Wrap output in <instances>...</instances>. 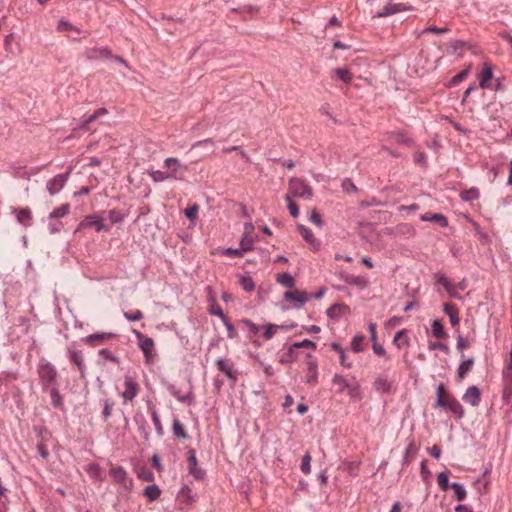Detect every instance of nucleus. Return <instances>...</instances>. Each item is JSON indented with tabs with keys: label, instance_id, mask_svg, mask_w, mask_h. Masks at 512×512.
Returning <instances> with one entry per match:
<instances>
[{
	"label": "nucleus",
	"instance_id": "38",
	"mask_svg": "<svg viewBox=\"0 0 512 512\" xmlns=\"http://www.w3.org/2000/svg\"><path fill=\"white\" fill-rule=\"evenodd\" d=\"M277 282L289 289H292L295 286V280L288 272L278 274Z\"/></svg>",
	"mask_w": 512,
	"mask_h": 512
},
{
	"label": "nucleus",
	"instance_id": "19",
	"mask_svg": "<svg viewBox=\"0 0 512 512\" xmlns=\"http://www.w3.org/2000/svg\"><path fill=\"white\" fill-rule=\"evenodd\" d=\"M377 325L375 323H370L368 325V330L370 332V339L373 343L372 348L375 354L379 356H385L386 351L384 347L377 342V333H376Z\"/></svg>",
	"mask_w": 512,
	"mask_h": 512
},
{
	"label": "nucleus",
	"instance_id": "17",
	"mask_svg": "<svg viewBox=\"0 0 512 512\" xmlns=\"http://www.w3.org/2000/svg\"><path fill=\"white\" fill-rule=\"evenodd\" d=\"M79 227L80 228L95 227V230L97 232L109 230V227L104 224L103 219H101L95 215L87 216L83 221H81V223L79 224Z\"/></svg>",
	"mask_w": 512,
	"mask_h": 512
},
{
	"label": "nucleus",
	"instance_id": "36",
	"mask_svg": "<svg viewBox=\"0 0 512 512\" xmlns=\"http://www.w3.org/2000/svg\"><path fill=\"white\" fill-rule=\"evenodd\" d=\"M148 410L151 414V418H152L153 424L155 426V431H156L157 435L162 437L164 434V429H163V426L160 421V417H159L156 409L152 406H149Z\"/></svg>",
	"mask_w": 512,
	"mask_h": 512
},
{
	"label": "nucleus",
	"instance_id": "20",
	"mask_svg": "<svg viewBox=\"0 0 512 512\" xmlns=\"http://www.w3.org/2000/svg\"><path fill=\"white\" fill-rule=\"evenodd\" d=\"M13 212L16 214L17 221L21 225L28 227L32 224V212L28 207L14 209Z\"/></svg>",
	"mask_w": 512,
	"mask_h": 512
},
{
	"label": "nucleus",
	"instance_id": "5",
	"mask_svg": "<svg viewBox=\"0 0 512 512\" xmlns=\"http://www.w3.org/2000/svg\"><path fill=\"white\" fill-rule=\"evenodd\" d=\"M332 384L334 386H338V393H343L345 390H347V394L351 398L361 397L360 385L356 381L349 382L343 376L336 374L332 379Z\"/></svg>",
	"mask_w": 512,
	"mask_h": 512
},
{
	"label": "nucleus",
	"instance_id": "29",
	"mask_svg": "<svg viewBox=\"0 0 512 512\" xmlns=\"http://www.w3.org/2000/svg\"><path fill=\"white\" fill-rule=\"evenodd\" d=\"M422 221H431L438 223L441 227L448 226V219L441 213L425 214L421 216Z\"/></svg>",
	"mask_w": 512,
	"mask_h": 512
},
{
	"label": "nucleus",
	"instance_id": "9",
	"mask_svg": "<svg viewBox=\"0 0 512 512\" xmlns=\"http://www.w3.org/2000/svg\"><path fill=\"white\" fill-rule=\"evenodd\" d=\"M70 173H71V168L67 172L62 173V174H57L56 176H54L53 178L48 180V182L46 184V188H47L48 192L50 193V195H55L62 190V188L65 186V184L69 178Z\"/></svg>",
	"mask_w": 512,
	"mask_h": 512
},
{
	"label": "nucleus",
	"instance_id": "58",
	"mask_svg": "<svg viewBox=\"0 0 512 512\" xmlns=\"http://www.w3.org/2000/svg\"><path fill=\"white\" fill-rule=\"evenodd\" d=\"M123 218L124 215L119 210L112 209L108 211V219L114 224L121 223L123 221Z\"/></svg>",
	"mask_w": 512,
	"mask_h": 512
},
{
	"label": "nucleus",
	"instance_id": "54",
	"mask_svg": "<svg viewBox=\"0 0 512 512\" xmlns=\"http://www.w3.org/2000/svg\"><path fill=\"white\" fill-rule=\"evenodd\" d=\"M364 341V336L356 335L353 337L351 341V348L355 353H359L363 351L362 342Z\"/></svg>",
	"mask_w": 512,
	"mask_h": 512
},
{
	"label": "nucleus",
	"instance_id": "60",
	"mask_svg": "<svg viewBox=\"0 0 512 512\" xmlns=\"http://www.w3.org/2000/svg\"><path fill=\"white\" fill-rule=\"evenodd\" d=\"M214 145V141L213 139L211 138H207V139H204V140H200V141H197L195 142L194 144H192L189 152H193L194 150L198 149V148H202V147H205V146H210L212 147Z\"/></svg>",
	"mask_w": 512,
	"mask_h": 512
},
{
	"label": "nucleus",
	"instance_id": "2",
	"mask_svg": "<svg viewBox=\"0 0 512 512\" xmlns=\"http://www.w3.org/2000/svg\"><path fill=\"white\" fill-rule=\"evenodd\" d=\"M38 375L42 390L48 391L51 386L57 385L58 372L49 362H40L38 365Z\"/></svg>",
	"mask_w": 512,
	"mask_h": 512
},
{
	"label": "nucleus",
	"instance_id": "45",
	"mask_svg": "<svg viewBox=\"0 0 512 512\" xmlns=\"http://www.w3.org/2000/svg\"><path fill=\"white\" fill-rule=\"evenodd\" d=\"M451 488L454 490L458 501H463L466 498V489L462 484L457 482L451 483Z\"/></svg>",
	"mask_w": 512,
	"mask_h": 512
},
{
	"label": "nucleus",
	"instance_id": "24",
	"mask_svg": "<svg viewBox=\"0 0 512 512\" xmlns=\"http://www.w3.org/2000/svg\"><path fill=\"white\" fill-rule=\"evenodd\" d=\"M389 137L395 140L398 144L407 147H410L414 144V140L402 131H393L389 133Z\"/></svg>",
	"mask_w": 512,
	"mask_h": 512
},
{
	"label": "nucleus",
	"instance_id": "25",
	"mask_svg": "<svg viewBox=\"0 0 512 512\" xmlns=\"http://www.w3.org/2000/svg\"><path fill=\"white\" fill-rule=\"evenodd\" d=\"M474 365V358H469L462 361L457 370V381H462L467 374L472 370Z\"/></svg>",
	"mask_w": 512,
	"mask_h": 512
},
{
	"label": "nucleus",
	"instance_id": "50",
	"mask_svg": "<svg viewBox=\"0 0 512 512\" xmlns=\"http://www.w3.org/2000/svg\"><path fill=\"white\" fill-rule=\"evenodd\" d=\"M448 473V471H444L438 475V485L443 491H447L449 488H451V484L448 481Z\"/></svg>",
	"mask_w": 512,
	"mask_h": 512
},
{
	"label": "nucleus",
	"instance_id": "21",
	"mask_svg": "<svg viewBox=\"0 0 512 512\" xmlns=\"http://www.w3.org/2000/svg\"><path fill=\"white\" fill-rule=\"evenodd\" d=\"M167 389L169 393L181 403L191 404L194 399L193 393L191 391L188 394L183 395L181 394L180 390L173 384H168Z\"/></svg>",
	"mask_w": 512,
	"mask_h": 512
},
{
	"label": "nucleus",
	"instance_id": "28",
	"mask_svg": "<svg viewBox=\"0 0 512 512\" xmlns=\"http://www.w3.org/2000/svg\"><path fill=\"white\" fill-rule=\"evenodd\" d=\"M348 310H349V307L347 305L336 303V304L331 305L327 309L326 314L331 319H339L341 317V315L345 311H348Z\"/></svg>",
	"mask_w": 512,
	"mask_h": 512
},
{
	"label": "nucleus",
	"instance_id": "41",
	"mask_svg": "<svg viewBox=\"0 0 512 512\" xmlns=\"http://www.w3.org/2000/svg\"><path fill=\"white\" fill-rule=\"evenodd\" d=\"M469 70H470V66H468V68L460 71L458 74L453 76L448 83V87L456 86L460 82L464 81L469 74Z\"/></svg>",
	"mask_w": 512,
	"mask_h": 512
},
{
	"label": "nucleus",
	"instance_id": "3",
	"mask_svg": "<svg viewBox=\"0 0 512 512\" xmlns=\"http://www.w3.org/2000/svg\"><path fill=\"white\" fill-rule=\"evenodd\" d=\"M289 192L299 198L310 200L313 197L312 187L301 178H291L289 180Z\"/></svg>",
	"mask_w": 512,
	"mask_h": 512
},
{
	"label": "nucleus",
	"instance_id": "49",
	"mask_svg": "<svg viewBox=\"0 0 512 512\" xmlns=\"http://www.w3.org/2000/svg\"><path fill=\"white\" fill-rule=\"evenodd\" d=\"M464 42L463 41H460V40H455V41H451L449 43V50H448V53L450 54H456V55H461L462 53V50H463V47H464Z\"/></svg>",
	"mask_w": 512,
	"mask_h": 512
},
{
	"label": "nucleus",
	"instance_id": "15",
	"mask_svg": "<svg viewBox=\"0 0 512 512\" xmlns=\"http://www.w3.org/2000/svg\"><path fill=\"white\" fill-rule=\"evenodd\" d=\"M85 57L88 60H102L112 57V52L108 47H92L85 50Z\"/></svg>",
	"mask_w": 512,
	"mask_h": 512
},
{
	"label": "nucleus",
	"instance_id": "55",
	"mask_svg": "<svg viewBox=\"0 0 512 512\" xmlns=\"http://www.w3.org/2000/svg\"><path fill=\"white\" fill-rule=\"evenodd\" d=\"M311 455L309 452L302 457L300 469L304 474H309L311 472Z\"/></svg>",
	"mask_w": 512,
	"mask_h": 512
},
{
	"label": "nucleus",
	"instance_id": "7",
	"mask_svg": "<svg viewBox=\"0 0 512 512\" xmlns=\"http://www.w3.org/2000/svg\"><path fill=\"white\" fill-rule=\"evenodd\" d=\"M133 334L138 340V345L144 354L146 362H152L155 356L153 339L145 336L143 333L137 330H133Z\"/></svg>",
	"mask_w": 512,
	"mask_h": 512
},
{
	"label": "nucleus",
	"instance_id": "4",
	"mask_svg": "<svg viewBox=\"0 0 512 512\" xmlns=\"http://www.w3.org/2000/svg\"><path fill=\"white\" fill-rule=\"evenodd\" d=\"M113 482L119 485L124 491L130 492L133 488V479L122 466H112L109 470Z\"/></svg>",
	"mask_w": 512,
	"mask_h": 512
},
{
	"label": "nucleus",
	"instance_id": "46",
	"mask_svg": "<svg viewBox=\"0 0 512 512\" xmlns=\"http://www.w3.org/2000/svg\"><path fill=\"white\" fill-rule=\"evenodd\" d=\"M335 75L344 83H350L352 80V74L345 68H337L334 70Z\"/></svg>",
	"mask_w": 512,
	"mask_h": 512
},
{
	"label": "nucleus",
	"instance_id": "14",
	"mask_svg": "<svg viewBox=\"0 0 512 512\" xmlns=\"http://www.w3.org/2000/svg\"><path fill=\"white\" fill-rule=\"evenodd\" d=\"M124 386L125 390L122 393V397L126 401H132L138 394V383L131 376L127 375L124 378Z\"/></svg>",
	"mask_w": 512,
	"mask_h": 512
},
{
	"label": "nucleus",
	"instance_id": "47",
	"mask_svg": "<svg viewBox=\"0 0 512 512\" xmlns=\"http://www.w3.org/2000/svg\"><path fill=\"white\" fill-rule=\"evenodd\" d=\"M152 180L154 182H163L165 180L171 179L168 172L160 171V170H152L149 172Z\"/></svg>",
	"mask_w": 512,
	"mask_h": 512
},
{
	"label": "nucleus",
	"instance_id": "40",
	"mask_svg": "<svg viewBox=\"0 0 512 512\" xmlns=\"http://www.w3.org/2000/svg\"><path fill=\"white\" fill-rule=\"evenodd\" d=\"M331 348H332V350H334L335 352H337L339 354L340 362L344 367L350 368L352 366V364L350 362H347L345 351L342 349L340 344L333 342L331 344Z\"/></svg>",
	"mask_w": 512,
	"mask_h": 512
},
{
	"label": "nucleus",
	"instance_id": "62",
	"mask_svg": "<svg viewBox=\"0 0 512 512\" xmlns=\"http://www.w3.org/2000/svg\"><path fill=\"white\" fill-rule=\"evenodd\" d=\"M223 324L225 325L226 329H227V337L229 339H234L236 338L237 336V332H236V329L235 327L233 326V324L231 323V321L227 318V319H224L223 321Z\"/></svg>",
	"mask_w": 512,
	"mask_h": 512
},
{
	"label": "nucleus",
	"instance_id": "27",
	"mask_svg": "<svg viewBox=\"0 0 512 512\" xmlns=\"http://www.w3.org/2000/svg\"><path fill=\"white\" fill-rule=\"evenodd\" d=\"M373 387L377 392L387 394L391 392L392 385L387 377L380 376L374 381Z\"/></svg>",
	"mask_w": 512,
	"mask_h": 512
},
{
	"label": "nucleus",
	"instance_id": "31",
	"mask_svg": "<svg viewBox=\"0 0 512 512\" xmlns=\"http://www.w3.org/2000/svg\"><path fill=\"white\" fill-rule=\"evenodd\" d=\"M143 494L147 497L148 501L152 502L160 497L161 490L157 484H151L144 488Z\"/></svg>",
	"mask_w": 512,
	"mask_h": 512
},
{
	"label": "nucleus",
	"instance_id": "23",
	"mask_svg": "<svg viewBox=\"0 0 512 512\" xmlns=\"http://www.w3.org/2000/svg\"><path fill=\"white\" fill-rule=\"evenodd\" d=\"M443 311L448 315L450 323L452 326H457L460 322L458 309L455 304L452 303H444Z\"/></svg>",
	"mask_w": 512,
	"mask_h": 512
},
{
	"label": "nucleus",
	"instance_id": "11",
	"mask_svg": "<svg viewBox=\"0 0 512 512\" xmlns=\"http://www.w3.org/2000/svg\"><path fill=\"white\" fill-rule=\"evenodd\" d=\"M115 337L116 334L112 332H98L82 338V341L91 347H96L105 344Z\"/></svg>",
	"mask_w": 512,
	"mask_h": 512
},
{
	"label": "nucleus",
	"instance_id": "33",
	"mask_svg": "<svg viewBox=\"0 0 512 512\" xmlns=\"http://www.w3.org/2000/svg\"><path fill=\"white\" fill-rule=\"evenodd\" d=\"M241 325H243L248 330L247 337L251 340L254 336H256L259 331L261 330V327L255 323H253L249 319H241L239 322Z\"/></svg>",
	"mask_w": 512,
	"mask_h": 512
},
{
	"label": "nucleus",
	"instance_id": "22",
	"mask_svg": "<svg viewBox=\"0 0 512 512\" xmlns=\"http://www.w3.org/2000/svg\"><path fill=\"white\" fill-rule=\"evenodd\" d=\"M493 77L492 66L488 63L483 64V71L479 78V86L483 89L490 87V80Z\"/></svg>",
	"mask_w": 512,
	"mask_h": 512
},
{
	"label": "nucleus",
	"instance_id": "44",
	"mask_svg": "<svg viewBox=\"0 0 512 512\" xmlns=\"http://www.w3.org/2000/svg\"><path fill=\"white\" fill-rule=\"evenodd\" d=\"M241 287L243 288V290H245L246 292H251L255 289V283L252 279L251 276L249 275H244L240 278V281H239Z\"/></svg>",
	"mask_w": 512,
	"mask_h": 512
},
{
	"label": "nucleus",
	"instance_id": "35",
	"mask_svg": "<svg viewBox=\"0 0 512 512\" xmlns=\"http://www.w3.org/2000/svg\"><path fill=\"white\" fill-rule=\"evenodd\" d=\"M50 393V396H51V404L53 405V407L55 408H59V407H62L63 405V399H62V396L60 395L59 393V390H58V384L57 385H54V386H51L48 391Z\"/></svg>",
	"mask_w": 512,
	"mask_h": 512
},
{
	"label": "nucleus",
	"instance_id": "30",
	"mask_svg": "<svg viewBox=\"0 0 512 512\" xmlns=\"http://www.w3.org/2000/svg\"><path fill=\"white\" fill-rule=\"evenodd\" d=\"M172 431L173 434L180 440H186L189 438L184 425L177 418L173 420Z\"/></svg>",
	"mask_w": 512,
	"mask_h": 512
},
{
	"label": "nucleus",
	"instance_id": "57",
	"mask_svg": "<svg viewBox=\"0 0 512 512\" xmlns=\"http://www.w3.org/2000/svg\"><path fill=\"white\" fill-rule=\"evenodd\" d=\"M138 477L143 481L152 482L154 480V473L150 469L142 467L138 471Z\"/></svg>",
	"mask_w": 512,
	"mask_h": 512
},
{
	"label": "nucleus",
	"instance_id": "53",
	"mask_svg": "<svg viewBox=\"0 0 512 512\" xmlns=\"http://www.w3.org/2000/svg\"><path fill=\"white\" fill-rule=\"evenodd\" d=\"M253 249V240L248 235H243L240 240V250L242 253L251 251Z\"/></svg>",
	"mask_w": 512,
	"mask_h": 512
},
{
	"label": "nucleus",
	"instance_id": "18",
	"mask_svg": "<svg viewBox=\"0 0 512 512\" xmlns=\"http://www.w3.org/2000/svg\"><path fill=\"white\" fill-rule=\"evenodd\" d=\"M464 402L469 403L471 406L476 407L481 402V392L477 386H470L466 389L462 396Z\"/></svg>",
	"mask_w": 512,
	"mask_h": 512
},
{
	"label": "nucleus",
	"instance_id": "32",
	"mask_svg": "<svg viewBox=\"0 0 512 512\" xmlns=\"http://www.w3.org/2000/svg\"><path fill=\"white\" fill-rule=\"evenodd\" d=\"M297 350H298L297 348H294V344H292L288 348L287 352H285L283 355H281V357L279 359V362L281 364L293 363L298 358V351Z\"/></svg>",
	"mask_w": 512,
	"mask_h": 512
},
{
	"label": "nucleus",
	"instance_id": "63",
	"mask_svg": "<svg viewBox=\"0 0 512 512\" xmlns=\"http://www.w3.org/2000/svg\"><path fill=\"white\" fill-rule=\"evenodd\" d=\"M435 278L438 284L442 285L446 290H449L451 283L449 279L442 273H436Z\"/></svg>",
	"mask_w": 512,
	"mask_h": 512
},
{
	"label": "nucleus",
	"instance_id": "39",
	"mask_svg": "<svg viewBox=\"0 0 512 512\" xmlns=\"http://www.w3.org/2000/svg\"><path fill=\"white\" fill-rule=\"evenodd\" d=\"M69 212H70V204H68V203L62 204L60 207L55 208L49 214V220H54V219H58V218L64 217Z\"/></svg>",
	"mask_w": 512,
	"mask_h": 512
},
{
	"label": "nucleus",
	"instance_id": "1",
	"mask_svg": "<svg viewBox=\"0 0 512 512\" xmlns=\"http://www.w3.org/2000/svg\"><path fill=\"white\" fill-rule=\"evenodd\" d=\"M436 402L434 408H441L453 413L458 419L465 415V411L460 402L447 390L443 383L439 384L436 391Z\"/></svg>",
	"mask_w": 512,
	"mask_h": 512
},
{
	"label": "nucleus",
	"instance_id": "42",
	"mask_svg": "<svg viewBox=\"0 0 512 512\" xmlns=\"http://www.w3.org/2000/svg\"><path fill=\"white\" fill-rule=\"evenodd\" d=\"M280 328H284L283 326H279L276 324H267L263 326V337L265 340H270L276 334L277 330Z\"/></svg>",
	"mask_w": 512,
	"mask_h": 512
},
{
	"label": "nucleus",
	"instance_id": "6",
	"mask_svg": "<svg viewBox=\"0 0 512 512\" xmlns=\"http://www.w3.org/2000/svg\"><path fill=\"white\" fill-rule=\"evenodd\" d=\"M163 167L169 169L167 171L172 180H183L184 174L188 170L187 165L180 162L178 158L168 157L163 162Z\"/></svg>",
	"mask_w": 512,
	"mask_h": 512
},
{
	"label": "nucleus",
	"instance_id": "56",
	"mask_svg": "<svg viewBox=\"0 0 512 512\" xmlns=\"http://www.w3.org/2000/svg\"><path fill=\"white\" fill-rule=\"evenodd\" d=\"M57 30L58 31H76L78 33L80 32L78 27L74 26L73 24H71L70 22H68L64 19H61L58 22Z\"/></svg>",
	"mask_w": 512,
	"mask_h": 512
},
{
	"label": "nucleus",
	"instance_id": "48",
	"mask_svg": "<svg viewBox=\"0 0 512 512\" xmlns=\"http://www.w3.org/2000/svg\"><path fill=\"white\" fill-rule=\"evenodd\" d=\"M298 231L307 242L313 243L315 241L314 234L310 228L304 225H298Z\"/></svg>",
	"mask_w": 512,
	"mask_h": 512
},
{
	"label": "nucleus",
	"instance_id": "64",
	"mask_svg": "<svg viewBox=\"0 0 512 512\" xmlns=\"http://www.w3.org/2000/svg\"><path fill=\"white\" fill-rule=\"evenodd\" d=\"M198 211L199 207L198 205L195 204L193 206L186 208L184 214L188 219L194 220L197 217Z\"/></svg>",
	"mask_w": 512,
	"mask_h": 512
},
{
	"label": "nucleus",
	"instance_id": "59",
	"mask_svg": "<svg viewBox=\"0 0 512 512\" xmlns=\"http://www.w3.org/2000/svg\"><path fill=\"white\" fill-rule=\"evenodd\" d=\"M344 280L350 285L363 286L365 284V280L361 276L346 275Z\"/></svg>",
	"mask_w": 512,
	"mask_h": 512
},
{
	"label": "nucleus",
	"instance_id": "10",
	"mask_svg": "<svg viewBox=\"0 0 512 512\" xmlns=\"http://www.w3.org/2000/svg\"><path fill=\"white\" fill-rule=\"evenodd\" d=\"M67 355H68L70 362L77 367V369L80 373V376L82 378H85L86 365L84 362L83 352L80 350H77L73 347H68Z\"/></svg>",
	"mask_w": 512,
	"mask_h": 512
},
{
	"label": "nucleus",
	"instance_id": "52",
	"mask_svg": "<svg viewBox=\"0 0 512 512\" xmlns=\"http://www.w3.org/2000/svg\"><path fill=\"white\" fill-rule=\"evenodd\" d=\"M98 355L102 357L105 360L111 361L115 364L120 363L119 357L115 356L110 350L108 349H101L98 351Z\"/></svg>",
	"mask_w": 512,
	"mask_h": 512
},
{
	"label": "nucleus",
	"instance_id": "26",
	"mask_svg": "<svg viewBox=\"0 0 512 512\" xmlns=\"http://www.w3.org/2000/svg\"><path fill=\"white\" fill-rule=\"evenodd\" d=\"M418 452V447L416 444L412 441L408 444V446L405 449V453L402 460V467H408L411 461L414 459Z\"/></svg>",
	"mask_w": 512,
	"mask_h": 512
},
{
	"label": "nucleus",
	"instance_id": "43",
	"mask_svg": "<svg viewBox=\"0 0 512 512\" xmlns=\"http://www.w3.org/2000/svg\"><path fill=\"white\" fill-rule=\"evenodd\" d=\"M403 10L402 4H396V5H386L383 7L382 11L378 13L379 17H386L392 14H395L396 12H399Z\"/></svg>",
	"mask_w": 512,
	"mask_h": 512
},
{
	"label": "nucleus",
	"instance_id": "12",
	"mask_svg": "<svg viewBox=\"0 0 512 512\" xmlns=\"http://www.w3.org/2000/svg\"><path fill=\"white\" fill-rule=\"evenodd\" d=\"M284 299L295 302L294 307L300 309L310 299V296L305 291L294 290L286 291L284 293Z\"/></svg>",
	"mask_w": 512,
	"mask_h": 512
},
{
	"label": "nucleus",
	"instance_id": "8",
	"mask_svg": "<svg viewBox=\"0 0 512 512\" xmlns=\"http://www.w3.org/2000/svg\"><path fill=\"white\" fill-rule=\"evenodd\" d=\"M215 365L229 379L232 385L237 382L238 372L234 369L233 362L230 359L219 358L216 360Z\"/></svg>",
	"mask_w": 512,
	"mask_h": 512
},
{
	"label": "nucleus",
	"instance_id": "13",
	"mask_svg": "<svg viewBox=\"0 0 512 512\" xmlns=\"http://www.w3.org/2000/svg\"><path fill=\"white\" fill-rule=\"evenodd\" d=\"M187 463L190 475H192L195 479H202L204 477L205 472L198 467V461L194 449L188 450Z\"/></svg>",
	"mask_w": 512,
	"mask_h": 512
},
{
	"label": "nucleus",
	"instance_id": "61",
	"mask_svg": "<svg viewBox=\"0 0 512 512\" xmlns=\"http://www.w3.org/2000/svg\"><path fill=\"white\" fill-rule=\"evenodd\" d=\"M123 316L128 320V321H139L143 318V313L141 310H135L133 312H124Z\"/></svg>",
	"mask_w": 512,
	"mask_h": 512
},
{
	"label": "nucleus",
	"instance_id": "16",
	"mask_svg": "<svg viewBox=\"0 0 512 512\" xmlns=\"http://www.w3.org/2000/svg\"><path fill=\"white\" fill-rule=\"evenodd\" d=\"M307 373L306 382L311 385H315L318 379V363L317 360L311 355L307 354Z\"/></svg>",
	"mask_w": 512,
	"mask_h": 512
},
{
	"label": "nucleus",
	"instance_id": "34",
	"mask_svg": "<svg viewBox=\"0 0 512 512\" xmlns=\"http://www.w3.org/2000/svg\"><path fill=\"white\" fill-rule=\"evenodd\" d=\"M432 335L437 339H444L448 337V334L445 332L444 327L440 320L436 319L431 324Z\"/></svg>",
	"mask_w": 512,
	"mask_h": 512
},
{
	"label": "nucleus",
	"instance_id": "51",
	"mask_svg": "<svg viewBox=\"0 0 512 512\" xmlns=\"http://www.w3.org/2000/svg\"><path fill=\"white\" fill-rule=\"evenodd\" d=\"M285 200L287 201V207L292 217L297 218L299 216V207L298 205L291 199L289 194L285 195Z\"/></svg>",
	"mask_w": 512,
	"mask_h": 512
},
{
	"label": "nucleus",
	"instance_id": "37",
	"mask_svg": "<svg viewBox=\"0 0 512 512\" xmlns=\"http://www.w3.org/2000/svg\"><path fill=\"white\" fill-rule=\"evenodd\" d=\"M480 197L479 189L476 187H471L470 189H465L460 193V198L465 202H470L476 200Z\"/></svg>",
	"mask_w": 512,
	"mask_h": 512
}]
</instances>
